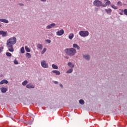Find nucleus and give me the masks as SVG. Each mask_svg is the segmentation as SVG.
I'll list each match as a JSON object with an SVG mask.
<instances>
[{"label":"nucleus","mask_w":127,"mask_h":127,"mask_svg":"<svg viewBox=\"0 0 127 127\" xmlns=\"http://www.w3.org/2000/svg\"><path fill=\"white\" fill-rule=\"evenodd\" d=\"M16 38L15 37L10 38L6 41V46L9 52H13L14 49H13V45L16 43Z\"/></svg>","instance_id":"nucleus-1"},{"label":"nucleus","mask_w":127,"mask_h":127,"mask_svg":"<svg viewBox=\"0 0 127 127\" xmlns=\"http://www.w3.org/2000/svg\"><path fill=\"white\" fill-rule=\"evenodd\" d=\"M64 53L70 57H73L77 53V51L73 48H67L64 50Z\"/></svg>","instance_id":"nucleus-2"},{"label":"nucleus","mask_w":127,"mask_h":127,"mask_svg":"<svg viewBox=\"0 0 127 127\" xmlns=\"http://www.w3.org/2000/svg\"><path fill=\"white\" fill-rule=\"evenodd\" d=\"M79 34L81 36V37H87V36H89V31H80L79 32Z\"/></svg>","instance_id":"nucleus-3"},{"label":"nucleus","mask_w":127,"mask_h":127,"mask_svg":"<svg viewBox=\"0 0 127 127\" xmlns=\"http://www.w3.org/2000/svg\"><path fill=\"white\" fill-rule=\"evenodd\" d=\"M93 4L97 7H100V6H103V3L100 0H95L93 1Z\"/></svg>","instance_id":"nucleus-4"},{"label":"nucleus","mask_w":127,"mask_h":127,"mask_svg":"<svg viewBox=\"0 0 127 127\" xmlns=\"http://www.w3.org/2000/svg\"><path fill=\"white\" fill-rule=\"evenodd\" d=\"M82 57L83 59L86 61H90V60H91V56L89 54H83Z\"/></svg>","instance_id":"nucleus-5"},{"label":"nucleus","mask_w":127,"mask_h":127,"mask_svg":"<svg viewBox=\"0 0 127 127\" xmlns=\"http://www.w3.org/2000/svg\"><path fill=\"white\" fill-rule=\"evenodd\" d=\"M104 2L105 3H102V7H106L107 5H110L111 4V1L109 0H104Z\"/></svg>","instance_id":"nucleus-6"},{"label":"nucleus","mask_w":127,"mask_h":127,"mask_svg":"<svg viewBox=\"0 0 127 127\" xmlns=\"http://www.w3.org/2000/svg\"><path fill=\"white\" fill-rule=\"evenodd\" d=\"M41 65L43 68H48V67H49L48 64L46 63V61H45L41 62Z\"/></svg>","instance_id":"nucleus-7"},{"label":"nucleus","mask_w":127,"mask_h":127,"mask_svg":"<svg viewBox=\"0 0 127 127\" xmlns=\"http://www.w3.org/2000/svg\"><path fill=\"white\" fill-rule=\"evenodd\" d=\"M55 26H56V24L52 23L47 26L46 28L47 29H50L51 28H53V27H55Z\"/></svg>","instance_id":"nucleus-8"},{"label":"nucleus","mask_w":127,"mask_h":127,"mask_svg":"<svg viewBox=\"0 0 127 127\" xmlns=\"http://www.w3.org/2000/svg\"><path fill=\"white\" fill-rule=\"evenodd\" d=\"M57 35H58L59 36H61V35H63L64 34V30L61 29L58 32H57Z\"/></svg>","instance_id":"nucleus-9"},{"label":"nucleus","mask_w":127,"mask_h":127,"mask_svg":"<svg viewBox=\"0 0 127 127\" xmlns=\"http://www.w3.org/2000/svg\"><path fill=\"white\" fill-rule=\"evenodd\" d=\"M0 90L1 92V93H6V92H7L8 89L6 87H1L0 88Z\"/></svg>","instance_id":"nucleus-10"},{"label":"nucleus","mask_w":127,"mask_h":127,"mask_svg":"<svg viewBox=\"0 0 127 127\" xmlns=\"http://www.w3.org/2000/svg\"><path fill=\"white\" fill-rule=\"evenodd\" d=\"M26 88H27L28 89H34V88H35V86L31 83H30L26 85Z\"/></svg>","instance_id":"nucleus-11"},{"label":"nucleus","mask_w":127,"mask_h":127,"mask_svg":"<svg viewBox=\"0 0 127 127\" xmlns=\"http://www.w3.org/2000/svg\"><path fill=\"white\" fill-rule=\"evenodd\" d=\"M72 47L73 48L77 49V50H80V46L77 45V44H73Z\"/></svg>","instance_id":"nucleus-12"},{"label":"nucleus","mask_w":127,"mask_h":127,"mask_svg":"<svg viewBox=\"0 0 127 127\" xmlns=\"http://www.w3.org/2000/svg\"><path fill=\"white\" fill-rule=\"evenodd\" d=\"M8 81L6 79H3L0 82V85H3V84H7Z\"/></svg>","instance_id":"nucleus-13"},{"label":"nucleus","mask_w":127,"mask_h":127,"mask_svg":"<svg viewBox=\"0 0 127 127\" xmlns=\"http://www.w3.org/2000/svg\"><path fill=\"white\" fill-rule=\"evenodd\" d=\"M6 32L3 31H0V35H2L3 37L6 36Z\"/></svg>","instance_id":"nucleus-14"},{"label":"nucleus","mask_w":127,"mask_h":127,"mask_svg":"<svg viewBox=\"0 0 127 127\" xmlns=\"http://www.w3.org/2000/svg\"><path fill=\"white\" fill-rule=\"evenodd\" d=\"M67 65L71 69H72V68H74V67H75V65H74V64H72V63H71V62L68 63Z\"/></svg>","instance_id":"nucleus-15"},{"label":"nucleus","mask_w":127,"mask_h":127,"mask_svg":"<svg viewBox=\"0 0 127 127\" xmlns=\"http://www.w3.org/2000/svg\"><path fill=\"white\" fill-rule=\"evenodd\" d=\"M0 21L1 22H4V23H8V20L6 19H0Z\"/></svg>","instance_id":"nucleus-16"},{"label":"nucleus","mask_w":127,"mask_h":127,"mask_svg":"<svg viewBox=\"0 0 127 127\" xmlns=\"http://www.w3.org/2000/svg\"><path fill=\"white\" fill-rule=\"evenodd\" d=\"M105 10L108 14H111V13H112V10L110 8L105 9Z\"/></svg>","instance_id":"nucleus-17"},{"label":"nucleus","mask_w":127,"mask_h":127,"mask_svg":"<svg viewBox=\"0 0 127 127\" xmlns=\"http://www.w3.org/2000/svg\"><path fill=\"white\" fill-rule=\"evenodd\" d=\"M52 72L53 73H55L56 75H59L61 74L59 70H53Z\"/></svg>","instance_id":"nucleus-18"},{"label":"nucleus","mask_w":127,"mask_h":127,"mask_svg":"<svg viewBox=\"0 0 127 127\" xmlns=\"http://www.w3.org/2000/svg\"><path fill=\"white\" fill-rule=\"evenodd\" d=\"M73 37H74V34L71 33L68 35V38L69 39H70V40H72L73 39Z\"/></svg>","instance_id":"nucleus-19"},{"label":"nucleus","mask_w":127,"mask_h":127,"mask_svg":"<svg viewBox=\"0 0 127 127\" xmlns=\"http://www.w3.org/2000/svg\"><path fill=\"white\" fill-rule=\"evenodd\" d=\"M37 47L40 50H42V48H43V46H42V45L41 44H38L37 45Z\"/></svg>","instance_id":"nucleus-20"},{"label":"nucleus","mask_w":127,"mask_h":127,"mask_svg":"<svg viewBox=\"0 0 127 127\" xmlns=\"http://www.w3.org/2000/svg\"><path fill=\"white\" fill-rule=\"evenodd\" d=\"M72 72H73V68H70L66 71V73H67V74H70Z\"/></svg>","instance_id":"nucleus-21"},{"label":"nucleus","mask_w":127,"mask_h":127,"mask_svg":"<svg viewBox=\"0 0 127 127\" xmlns=\"http://www.w3.org/2000/svg\"><path fill=\"white\" fill-rule=\"evenodd\" d=\"M79 103L80 105H84V104H85V101L83 99H80L79 100Z\"/></svg>","instance_id":"nucleus-22"},{"label":"nucleus","mask_w":127,"mask_h":127,"mask_svg":"<svg viewBox=\"0 0 127 127\" xmlns=\"http://www.w3.org/2000/svg\"><path fill=\"white\" fill-rule=\"evenodd\" d=\"M27 83H28V81L27 80H24L22 83V85H23V86H26V84H27Z\"/></svg>","instance_id":"nucleus-23"},{"label":"nucleus","mask_w":127,"mask_h":127,"mask_svg":"<svg viewBox=\"0 0 127 127\" xmlns=\"http://www.w3.org/2000/svg\"><path fill=\"white\" fill-rule=\"evenodd\" d=\"M26 57L28 59L31 58V55H30V54L29 53H27L26 54Z\"/></svg>","instance_id":"nucleus-24"},{"label":"nucleus","mask_w":127,"mask_h":127,"mask_svg":"<svg viewBox=\"0 0 127 127\" xmlns=\"http://www.w3.org/2000/svg\"><path fill=\"white\" fill-rule=\"evenodd\" d=\"M52 66L53 69H58V66L56 65V64H53Z\"/></svg>","instance_id":"nucleus-25"},{"label":"nucleus","mask_w":127,"mask_h":127,"mask_svg":"<svg viewBox=\"0 0 127 127\" xmlns=\"http://www.w3.org/2000/svg\"><path fill=\"white\" fill-rule=\"evenodd\" d=\"M25 49L27 52H30V49H29L28 47L25 46Z\"/></svg>","instance_id":"nucleus-26"},{"label":"nucleus","mask_w":127,"mask_h":127,"mask_svg":"<svg viewBox=\"0 0 127 127\" xmlns=\"http://www.w3.org/2000/svg\"><path fill=\"white\" fill-rule=\"evenodd\" d=\"M6 55L8 57H11V56H12L11 53H10L9 52H6Z\"/></svg>","instance_id":"nucleus-27"},{"label":"nucleus","mask_w":127,"mask_h":127,"mask_svg":"<svg viewBox=\"0 0 127 127\" xmlns=\"http://www.w3.org/2000/svg\"><path fill=\"white\" fill-rule=\"evenodd\" d=\"M111 7L112 8H114V9H118V7H117L115 4H112L111 5Z\"/></svg>","instance_id":"nucleus-28"},{"label":"nucleus","mask_w":127,"mask_h":127,"mask_svg":"<svg viewBox=\"0 0 127 127\" xmlns=\"http://www.w3.org/2000/svg\"><path fill=\"white\" fill-rule=\"evenodd\" d=\"M20 52H21V53H22V54L24 53L25 51H24V47H22L21 48V49H20Z\"/></svg>","instance_id":"nucleus-29"},{"label":"nucleus","mask_w":127,"mask_h":127,"mask_svg":"<svg viewBox=\"0 0 127 127\" xmlns=\"http://www.w3.org/2000/svg\"><path fill=\"white\" fill-rule=\"evenodd\" d=\"M47 49L46 48H44L43 50L41 52V54H44L46 52Z\"/></svg>","instance_id":"nucleus-30"},{"label":"nucleus","mask_w":127,"mask_h":127,"mask_svg":"<svg viewBox=\"0 0 127 127\" xmlns=\"http://www.w3.org/2000/svg\"><path fill=\"white\" fill-rule=\"evenodd\" d=\"M117 4L118 5H120V6H122V5H123L121 1H118V3H117Z\"/></svg>","instance_id":"nucleus-31"},{"label":"nucleus","mask_w":127,"mask_h":127,"mask_svg":"<svg viewBox=\"0 0 127 127\" xmlns=\"http://www.w3.org/2000/svg\"><path fill=\"white\" fill-rule=\"evenodd\" d=\"M14 64L15 65H17L18 64V62L16 60H15L14 61Z\"/></svg>","instance_id":"nucleus-32"},{"label":"nucleus","mask_w":127,"mask_h":127,"mask_svg":"<svg viewBox=\"0 0 127 127\" xmlns=\"http://www.w3.org/2000/svg\"><path fill=\"white\" fill-rule=\"evenodd\" d=\"M124 14H125V15H127V9H124Z\"/></svg>","instance_id":"nucleus-33"},{"label":"nucleus","mask_w":127,"mask_h":127,"mask_svg":"<svg viewBox=\"0 0 127 127\" xmlns=\"http://www.w3.org/2000/svg\"><path fill=\"white\" fill-rule=\"evenodd\" d=\"M19 5H20V6H23L24 5V4L22 3H19Z\"/></svg>","instance_id":"nucleus-34"},{"label":"nucleus","mask_w":127,"mask_h":127,"mask_svg":"<svg viewBox=\"0 0 127 127\" xmlns=\"http://www.w3.org/2000/svg\"><path fill=\"white\" fill-rule=\"evenodd\" d=\"M46 42H47V43H51V40H46Z\"/></svg>","instance_id":"nucleus-35"},{"label":"nucleus","mask_w":127,"mask_h":127,"mask_svg":"<svg viewBox=\"0 0 127 127\" xmlns=\"http://www.w3.org/2000/svg\"><path fill=\"white\" fill-rule=\"evenodd\" d=\"M2 49H3L2 47H0V53L1 52H2Z\"/></svg>","instance_id":"nucleus-36"},{"label":"nucleus","mask_w":127,"mask_h":127,"mask_svg":"<svg viewBox=\"0 0 127 127\" xmlns=\"http://www.w3.org/2000/svg\"><path fill=\"white\" fill-rule=\"evenodd\" d=\"M54 84H55L56 85H57V84H58V81H54Z\"/></svg>","instance_id":"nucleus-37"},{"label":"nucleus","mask_w":127,"mask_h":127,"mask_svg":"<svg viewBox=\"0 0 127 127\" xmlns=\"http://www.w3.org/2000/svg\"><path fill=\"white\" fill-rule=\"evenodd\" d=\"M60 86L61 87V88H63V85H62V84L61 83L60 84Z\"/></svg>","instance_id":"nucleus-38"},{"label":"nucleus","mask_w":127,"mask_h":127,"mask_svg":"<svg viewBox=\"0 0 127 127\" xmlns=\"http://www.w3.org/2000/svg\"><path fill=\"white\" fill-rule=\"evenodd\" d=\"M41 1H43V2H46V0H40Z\"/></svg>","instance_id":"nucleus-39"},{"label":"nucleus","mask_w":127,"mask_h":127,"mask_svg":"<svg viewBox=\"0 0 127 127\" xmlns=\"http://www.w3.org/2000/svg\"><path fill=\"white\" fill-rule=\"evenodd\" d=\"M120 13V14L121 15H123V14H124V13H123L122 12H120V13Z\"/></svg>","instance_id":"nucleus-40"},{"label":"nucleus","mask_w":127,"mask_h":127,"mask_svg":"<svg viewBox=\"0 0 127 127\" xmlns=\"http://www.w3.org/2000/svg\"><path fill=\"white\" fill-rule=\"evenodd\" d=\"M0 27H1V24H0Z\"/></svg>","instance_id":"nucleus-41"}]
</instances>
